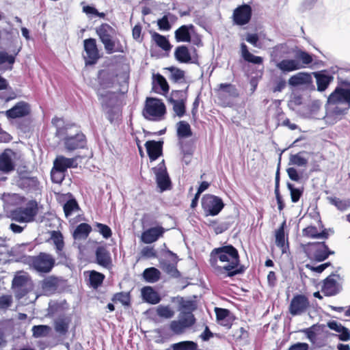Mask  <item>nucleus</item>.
<instances>
[{"mask_svg":"<svg viewBox=\"0 0 350 350\" xmlns=\"http://www.w3.org/2000/svg\"><path fill=\"white\" fill-rule=\"evenodd\" d=\"M209 263L218 275L233 277L245 271V267L240 264L237 250L232 245L214 248L209 258Z\"/></svg>","mask_w":350,"mask_h":350,"instance_id":"obj_1","label":"nucleus"},{"mask_svg":"<svg viewBox=\"0 0 350 350\" xmlns=\"http://www.w3.org/2000/svg\"><path fill=\"white\" fill-rule=\"evenodd\" d=\"M96 32L107 54L124 52L123 46L116 38V31L111 25L107 23H102L96 27Z\"/></svg>","mask_w":350,"mask_h":350,"instance_id":"obj_2","label":"nucleus"},{"mask_svg":"<svg viewBox=\"0 0 350 350\" xmlns=\"http://www.w3.org/2000/svg\"><path fill=\"white\" fill-rule=\"evenodd\" d=\"M166 107L161 99L147 97L145 101L142 115L145 119L152 121H160L166 114Z\"/></svg>","mask_w":350,"mask_h":350,"instance_id":"obj_3","label":"nucleus"},{"mask_svg":"<svg viewBox=\"0 0 350 350\" xmlns=\"http://www.w3.org/2000/svg\"><path fill=\"white\" fill-rule=\"evenodd\" d=\"M72 126H66L59 131V132H63L66 135L63 142L64 148L69 152L83 148L87 143L86 137L81 131H79L74 135L68 133V130L71 129Z\"/></svg>","mask_w":350,"mask_h":350,"instance_id":"obj_4","label":"nucleus"},{"mask_svg":"<svg viewBox=\"0 0 350 350\" xmlns=\"http://www.w3.org/2000/svg\"><path fill=\"white\" fill-rule=\"evenodd\" d=\"M304 251L310 259L319 262L325 260L329 255L334 254L329 250L325 242L310 243L305 246Z\"/></svg>","mask_w":350,"mask_h":350,"instance_id":"obj_5","label":"nucleus"},{"mask_svg":"<svg viewBox=\"0 0 350 350\" xmlns=\"http://www.w3.org/2000/svg\"><path fill=\"white\" fill-rule=\"evenodd\" d=\"M196 323L194 315L191 312H180L177 320L172 321L170 329L175 335H181Z\"/></svg>","mask_w":350,"mask_h":350,"instance_id":"obj_6","label":"nucleus"},{"mask_svg":"<svg viewBox=\"0 0 350 350\" xmlns=\"http://www.w3.org/2000/svg\"><path fill=\"white\" fill-rule=\"evenodd\" d=\"M222 200L215 196L206 194L202 198V207L205 215H217L224 208Z\"/></svg>","mask_w":350,"mask_h":350,"instance_id":"obj_7","label":"nucleus"},{"mask_svg":"<svg viewBox=\"0 0 350 350\" xmlns=\"http://www.w3.org/2000/svg\"><path fill=\"white\" fill-rule=\"evenodd\" d=\"M55 262L54 258L51 254L42 252L32 257L31 266L38 272L49 273L54 267Z\"/></svg>","mask_w":350,"mask_h":350,"instance_id":"obj_8","label":"nucleus"},{"mask_svg":"<svg viewBox=\"0 0 350 350\" xmlns=\"http://www.w3.org/2000/svg\"><path fill=\"white\" fill-rule=\"evenodd\" d=\"M156 176L157 187L161 191L171 189L172 182L167 171L165 161L163 160L156 167L152 168Z\"/></svg>","mask_w":350,"mask_h":350,"instance_id":"obj_9","label":"nucleus"},{"mask_svg":"<svg viewBox=\"0 0 350 350\" xmlns=\"http://www.w3.org/2000/svg\"><path fill=\"white\" fill-rule=\"evenodd\" d=\"M310 307V301L306 295H295L290 302L288 312L293 316H299L306 313Z\"/></svg>","mask_w":350,"mask_h":350,"instance_id":"obj_10","label":"nucleus"},{"mask_svg":"<svg viewBox=\"0 0 350 350\" xmlns=\"http://www.w3.org/2000/svg\"><path fill=\"white\" fill-rule=\"evenodd\" d=\"M252 17V8L249 4L243 3L237 6L232 13L234 24L243 26L248 24Z\"/></svg>","mask_w":350,"mask_h":350,"instance_id":"obj_11","label":"nucleus"},{"mask_svg":"<svg viewBox=\"0 0 350 350\" xmlns=\"http://www.w3.org/2000/svg\"><path fill=\"white\" fill-rule=\"evenodd\" d=\"M83 47L85 55L83 56L85 65H94L100 57L99 51L94 38H88L83 40Z\"/></svg>","mask_w":350,"mask_h":350,"instance_id":"obj_12","label":"nucleus"},{"mask_svg":"<svg viewBox=\"0 0 350 350\" xmlns=\"http://www.w3.org/2000/svg\"><path fill=\"white\" fill-rule=\"evenodd\" d=\"M38 213V204L36 200H29L25 206H21L14 211L12 219H33Z\"/></svg>","mask_w":350,"mask_h":350,"instance_id":"obj_13","label":"nucleus"},{"mask_svg":"<svg viewBox=\"0 0 350 350\" xmlns=\"http://www.w3.org/2000/svg\"><path fill=\"white\" fill-rule=\"evenodd\" d=\"M328 105H349L350 89L336 87L327 98Z\"/></svg>","mask_w":350,"mask_h":350,"instance_id":"obj_14","label":"nucleus"},{"mask_svg":"<svg viewBox=\"0 0 350 350\" xmlns=\"http://www.w3.org/2000/svg\"><path fill=\"white\" fill-rule=\"evenodd\" d=\"M117 77L118 75L109 70H99L97 75L98 88L96 92H100V90L113 88Z\"/></svg>","mask_w":350,"mask_h":350,"instance_id":"obj_15","label":"nucleus"},{"mask_svg":"<svg viewBox=\"0 0 350 350\" xmlns=\"http://www.w3.org/2000/svg\"><path fill=\"white\" fill-rule=\"evenodd\" d=\"M217 98L224 104L229 105L227 98H237L239 96V91L236 86L232 83H220L218 85Z\"/></svg>","mask_w":350,"mask_h":350,"instance_id":"obj_16","label":"nucleus"},{"mask_svg":"<svg viewBox=\"0 0 350 350\" xmlns=\"http://www.w3.org/2000/svg\"><path fill=\"white\" fill-rule=\"evenodd\" d=\"M30 113V105L25 101L18 102L11 109L5 111L8 119H16L28 116Z\"/></svg>","mask_w":350,"mask_h":350,"instance_id":"obj_17","label":"nucleus"},{"mask_svg":"<svg viewBox=\"0 0 350 350\" xmlns=\"http://www.w3.org/2000/svg\"><path fill=\"white\" fill-rule=\"evenodd\" d=\"M286 223L284 220L280 228L275 231V245L282 254H286L289 250L288 232H286Z\"/></svg>","mask_w":350,"mask_h":350,"instance_id":"obj_18","label":"nucleus"},{"mask_svg":"<svg viewBox=\"0 0 350 350\" xmlns=\"http://www.w3.org/2000/svg\"><path fill=\"white\" fill-rule=\"evenodd\" d=\"M78 157L67 158L63 155H58L53 161V167L56 171L66 172L68 168L77 167Z\"/></svg>","mask_w":350,"mask_h":350,"instance_id":"obj_19","label":"nucleus"},{"mask_svg":"<svg viewBox=\"0 0 350 350\" xmlns=\"http://www.w3.org/2000/svg\"><path fill=\"white\" fill-rule=\"evenodd\" d=\"M333 106L327 113V119L329 122L334 124L342 119L347 114L350 109L349 105H331Z\"/></svg>","mask_w":350,"mask_h":350,"instance_id":"obj_20","label":"nucleus"},{"mask_svg":"<svg viewBox=\"0 0 350 350\" xmlns=\"http://www.w3.org/2000/svg\"><path fill=\"white\" fill-rule=\"evenodd\" d=\"M302 234L304 237L313 239H327L329 236L327 229L323 228L321 220H319L317 226H309L305 228Z\"/></svg>","mask_w":350,"mask_h":350,"instance_id":"obj_21","label":"nucleus"},{"mask_svg":"<svg viewBox=\"0 0 350 350\" xmlns=\"http://www.w3.org/2000/svg\"><path fill=\"white\" fill-rule=\"evenodd\" d=\"M215 312L217 323L227 329L231 328L236 319L234 314L229 310L225 308H215Z\"/></svg>","mask_w":350,"mask_h":350,"instance_id":"obj_22","label":"nucleus"},{"mask_svg":"<svg viewBox=\"0 0 350 350\" xmlns=\"http://www.w3.org/2000/svg\"><path fill=\"white\" fill-rule=\"evenodd\" d=\"M164 232L165 229L161 226L150 228L142 232L141 241L146 244L152 243L162 237Z\"/></svg>","mask_w":350,"mask_h":350,"instance_id":"obj_23","label":"nucleus"},{"mask_svg":"<svg viewBox=\"0 0 350 350\" xmlns=\"http://www.w3.org/2000/svg\"><path fill=\"white\" fill-rule=\"evenodd\" d=\"M72 319L68 315H60L56 317L53 321L55 331L61 336H65L69 329Z\"/></svg>","mask_w":350,"mask_h":350,"instance_id":"obj_24","label":"nucleus"},{"mask_svg":"<svg viewBox=\"0 0 350 350\" xmlns=\"http://www.w3.org/2000/svg\"><path fill=\"white\" fill-rule=\"evenodd\" d=\"M336 275H329L323 281L321 291L326 296H333L340 292V287L335 279Z\"/></svg>","mask_w":350,"mask_h":350,"instance_id":"obj_25","label":"nucleus"},{"mask_svg":"<svg viewBox=\"0 0 350 350\" xmlns=\"http://www.w3.org/2000/svg\"><path fill=\"white\" fill-rule=\"evenodd\" d=\"M146 151L151 161L157 160L163 151V142L149 140L145 144Z\"/></svg>","mask_w":350,"mask_h":350,"instance_id":"obj_26","label":"nucleus"},{"mask_svg":"<svg viewBox=\"0 0 350 350\" xmlns=\"http://www.w3.org/2000/svg\"><path fill=\"white\" fill-rule=\"evenodd\" d=\"M193 29L194 26L192 24L180 26L174 32L176 41L177 42H190L191 40L190 31Z\"/></svg>","mask_w":350,"mask_h":350,"instance_id":"obj_27","label":"nucleus"},{"mask_svg":"<svg viewBox=\"0 0 350 350\" xmlns=\"http://www.w3.org/2000/svg\"><path fill=\"white\" fill-rule=\"evenodd\" d=\"M313 75L316 79L317 90L319 92L325 91L334 79L333 76L325 74V71L314 72Z\"/></svg>","mask_w":350,"mask_h":350,"instance_id":"obj_28","label":"nucleus"},{"mask_svg":"<svg viewBox=\"0 0 350 350\" xmlns=\"http://www.w3.org/2000/svg\"><path fill=\"white\" fill-rule=\"evenodd\" d=\"M96 262L105 267L110 268L111 267V258L109 251L104 247H98L96 250Z\"/></svg>","mask_w":350,"mask_h":350,"instance_id":"obj_29","label":"nucleus"},{"mask_svg":"<svg viewBox=\"0 0 350 350\" xmlns=\"http://www.w3.org/2000/svg\"><path fill=\"white\" fill-rule=\"evenodd\" d=\"M312 83V77L310 74L307 72H298L296 75L291 77L288 79V83L292 86L310 85Z\"/></svg>","mask_w":350,"mask_h":350,"instance_id":"obj_30","label":"nucleus"},{"mask_svg":"<svg viewBox=\"0 0 350 350\" xmlns=\"http://www.w3.org/2000/svg\"><path fill=\"white\" fill-rule=\"evenodd\" d=\"M174 57L180 63L188 64L191 61L189 50L185 45H180L175 49Z\"/></svg>","mask_w":350,"mask_h":350,"instance_id":"obj_31","label":"nucleus"},{"mask_svg":"<svg viewBox=\"0 0 350 350\" xmlns=\"http://www.w3.org/2000/svg\"><path fill=\"white\" fill-rule=\"evenodd\" d=\"M277 68L282 72H292L304 68L299 61L295 59H283L277 64Z\"/></svg>","mask_w":350,"mask_h":350,"instance_id":"obj_32","label":"nucleus"},{"mask_svg":"<svg viewBox=\"0 0 350 350\" xmlns=\"http://www.w3.org/2000/svg\"><path fill=\"white\" fill-rule=\"evenodd\" d=\"M18 186L25 190H37L39 185V181L36 177H21L18 182Z\"/></svg>","mask_w":350,"mask_h":350,"instance_id":"obj_33","label":"nucleus"},{"mask_svg":"<svg viewBox=\"0 0 350 350\" xmlns=\"http://www.w3.org/2000/svg\"><path fill=\"white\" fill-rule=\"evenodd\" d=\"M99 99L103 100V105L106 107H116L119 102L116 92L108 91L105 94L96 92Z\"/></svg>","mask_w":350,"mask_h":350,"instance_id":"obj_34","label":"nucleus"},{"mask_svg":"<svg viewBox=\"0 0 350 350\" xmlns=\"http://www.w3.org/2000/svg\"><path fill=\"white\" fill-rule=\"evenodd\" d=\"M142 296L145 301L151 304H157L161 301L159 295L151 286L144 287L142 289Z\"/></svg>","mask_w":350,"mask_h":350,"instance_id":"obj_35","label":"nucleus"},{"mask_svg":"<svg viewBox=\"0 0 350 350\" xmlns=\"http://www.w3.org/2000/svg\"><path fill=\"white\" fill-rule=\"evenodd\" d=\"M241 57L247 62L252 63L254 64H261L263 62L262 57L260 56H255L253 54H252L249 51L248 48L245 43L241 44Z\"/></svg>","mask_w":350,"mask_h":350,"instance_id":"obj_36","label":"nucleus"},{"mask_svg":"<svg viewBox=\"0 0 350 350\" xmlns=\"http://www.w3.org/2000/svg\"><path fill=\"white\" fill-rule=\"evenodd\" d=\"M15 165L11 157L6 152L0 154V171L9 173L14 170Z\"/></svg>","mask_w":350,"mask_h":350,"instance_id":"obj_37","label":"nucleus"},{"mask_svg":"<svg viewBox=\"0 0 350 350\" xmlns=\"http://www.w3.org/2000/svg\"><path fill=\"white\" fill-rule=\"evenodd\" d=\"M79 204L75 199L69 200L64 206V211L66 217L71 216L74 213H77L75 219H81L79 214Z\"/></svg>","mask_w":350,"mask_h":350,"instance_id":"obj_38","label":"nucleus"},{"mask_svg":"<svg viewBox=\"0 0 350 350\" xmlns=\"http://www.w3.org/2000/svg\"><path fill=\"white\" fill-rule=\"evenodd\" d=\"M20 49L14 54H8L6 51H0V66H4L6 68L12 69L15 62L16 56L18 55Z\"/></svg>","mask_w":350,"mask_h":350,"instance_id":"obj_39","label":"nucleus"},{"mask_svg":"<svg viewBox=\"0 0 350 350\" xmlns=\"http://www.w3.org/2000/svg\"><path fill=\"white\" fill-rule=\"evenodd\" d=\"M92 230L91 226L85 223L79 225L73 232L75 239L84 240L85 239Z\"/></svg>","mask_w":350,"mask_h":350,"instance_id":"obj_40","label":"nucleus"},{"mask_svg":"<svg viewBox=\"0 0 350 350\" xmlns=\"http://www.w3.org/2000/svg\"><path fill=\"white\" fill-rule=\"evenodd\" d=\"M58 284L59 281L57 278L50 276L42 280V288L46 293H52L56 291Z\"/></svg>","mask_w":350,"mask_h":350,"instance_id":"obj_41","label":"nucleus"},{"mask_svg":"<svg viewBox=\"0 0 350 350\" xmlns=\"http://www.w3.org/2000/svg\"><path fill=\"white\" fill-rule=\"evenodd\" d=\"M152 37L156 44L162 50L165 51H170L171 50L172 46L165 36L154 32Z\"/></svg>","mask_w":350,"mask_h":350,"instance_id":"obj_42","label":"nucleus"},{"mask_svg":"<svg viewBox=\"0 0 350 350\" xmlns=\"http://www.w3.org/2000/svg\"><path fill=\"white\" fill-rule=\"evenodd\" d=\"M143 277L146 282L154 283L159 280L161 272L154 267L147 268L143 272Z\"/></svg>","mask_w":350,"mask_h":350,"instance_id":"obj_43","label":"nucleus"},{"mask_svg":"<svg viewBox=\"0 0 350 350\" xmlns=\"http://www.w3.org/2000/svg\"><path fill=\"white\" fill-rule=\"evenodd\" d=\"M176 133L179 138H187L192 135L191 126L185 121H179L177 123Z\"/></svg>","mask_w":350,"mask_h":350,"instance_id":"obj_44","label":"nucleus"},{"mask_svg":"<svg viewBox=\"0 0 350 350\" xmlns=\"http://www.w3.org/2000/svg\"><path fill=\"white\" fill-rule=\"evenodd\" d=\"M51 239L53 240L57 253L60 256L64 247V242L62 234L59 231H51Z\"/></svg>","mask_w":350,"mask_h":350,"instance_id":"obj_45","label":"nucleus"},{"mask_svg":"<svg viewBox=\"0 0 350 350\" xmlns=\"http://www.w3.org/2000/svg\"><path fill=\"white\" fill-rule=\"evenodd\" d=\"M105 279V275L103 273L97 272L96 271H91L89 275V283L90 286L94 289H96L100 286Z\"/></svg>","mask_w":350,"mask_h":350,"instance_id":"obj_46","label":"nucleus"},{"mask_svg":"<svg viewBox=\"0 0 350 350\" xmlns=\"http://www.w3.org/2000/svg\"><path fill=\"white\" fill-rule=\"evenodd\" d=\"M29 282V278L27 275H15L12 280V287L18 291L23 290V288L27 285Z\"/></svg>","mask_w":350,"mask_h":350,"instance_id":"obj_47","label":"nucleus"},{"mask_svg":"<svg viewBox=\"0 0 350 350\" xmlns=\"http://www.w3.org/2000/svg\"><path fill=\"white\" fill-rule=\"evenodd\" d=\"M51 330V327L45 325H34L31 329L35 338L45 337L49 335Z\"/></svg>","mask_w":350,"mask_h":350,"instance_id":"obj_48","label":"nucleus"},{"mask_svg":"<svg viewBox=\"0 0 350 350\" xmlns=\"http://www.w3.org/2000/svg\"><path fill=\"white\" fill-rule=\"evenodd\" d=\"M295 57L297 59L296 60L299 61L301 65H304V68L311 64L313 61L312 56L306 51L302 50L297 51Z\"/></svg>","mask_w":350,"mask_h":350,"instance_id":"obj_49","label":"nucleus"},{"mask_svg":"<svg viewBox=\"0 0 350 350\" xmlns=\"http://www.w3.org/2000/svg\"><path fill=\"white\" fill-rule=\"evenodd\" d=\"M167 100L170 103L187 101V94L183 90H172Z\"/></svg>","mask_w":350,"mask_h":350,"instance_id":"obj_50","label":"nucleus"},{"mask_svg":"<svg viewBox=\"0 0 350 350\" xmlns=\"http://www.w3.org/2000/svg\"><path fill=\"white\" fill-rule=\"evenodd\" d=\"M198 345L193 341H183L172 345L173 350H197Z\"/></svg>","mask_w":350,"mask_h":350,"instance_id":"obj_51","label":"nucleus"},{"mask_svg":"<svg viewBox=\"0 0 350 350\" xmlns=\"http://www.w3.org/2000/svg\"><path fill=\"white\" fill-rule=\"evenodd\" d=\"M328 201L340 211L347 210L350 206V201L341 200L336 197H328Z\"/></svg>","mask_w":350,"mask_h":350,"instance_id":"obj_52","label":"nucleus"},{"mask_svg":"<svg viewBox=\"0 0 350 350\" xmlns=\"http://www.w3.org/2000/svg\"><path fill=\"white\" fill-rule=\"evenodd\" d=\"M170 72V79L174 82H178L185 79V72L176 67L171 66L166 68Z\"/></svg>","mask_w":350,"mask_h":350,"instance_id":"obj_53","label":"nucleus"},{"mask_svg":"<svg viewBox=\"0 0 350 350\" xmlns=\"http://www.w3.org/2000/svg\"><path fill=\"white\" fill-rule=\"evenodd\" d=\"M154 77V83H156L158 85L161 90L163 91V94H166L168 92L170 87L169 85L165 79V78L161 75V74L158 73L157 75H153Z\"/></svg>","mask_w":350,"mask_h":350,"instance_id":"obj_54","label":"nucleus"},{"mask_svg":"<svg viewBox=\"0 0 350 350\" xmlns=\"http://www.w3.org/2000/svg\"><path fill=\"white\" fill-rule=\"evenodd\" d=\"M157 314L164 319H171L174 315V311L169 306L160 305L157 308Z\"/></svg>","mask_w":350,"mask_h":350,"instance_id":"obj_55","label":"nucleus"},{"mask_svg":"<svg viewBox=\"0 0 350 350\" xmlns=\"http://www.w3.org/2000/svg\"><path fill=\"white\" fill-rule=\"evenodd\" d=\"M108 110L106 113V116L107 120L110 122L111 124H113L115 120H118L119 117L121 116V111L118 107H107Z\"/></svg>","mask_w":350,"mask_h":350,"instance_id":"obj_56","label":"nucleus"},{"mask_svg":"<svg viewBox=\"0 0 350 350\" xmlns=\"http://www.w3.org/2000/svg\"><path fill=\"white\" fill-rule=\"evenodd\" d=\"M206 224L212 228L217 234L222 233L228 228L227 224H218L217 220H208V223H206Z\"/></svg>","mask_w":350,"mask_h":350,"instance_id":"obj_57","label":"nucleus"},{"mask_svg":"<svg viewBox=\"0 0 350 350\" xmlns=\"http://www.w3.org/2000/svg\"><path fill=\"white\" fill-rule=\"evenodd\" d=\"M162 268L166 273L173 278H178L180 277V273L174 264L165 262L163 263Z\"/></svg>","mask_w":350,"mask_h":350,"instance_id":"obj_58","label":"nucleus"},{"mask_svg":"<svg viewBox=\"0 0 350 350\" xmlns=\"http://www.w3.org/2000/svg\"><path fill=\"white\" fill-rule=\"evenodd\" d=\"M287 187L290 191L291 198L293 202H297L303 193V189L295 188L293 185L288 183Z\"/></svg>","mask_w":350,"mask_h":350,"instance_id":"obj_59","label":"nucleus"},{"mask_svg":"<svg viewBox=\"0 0 350 350\" xmlns=\"http://www.w3.org/2000/svg\"><path fill=\"white\" fill-rule=\"evenodd\" d=\"M112 301H120L122 305L128 306L130 302L129 295L124 292L117 293L113 295Z\"/></svg>","mask_w":350,"mask_h":350,"instance_id":"obj_60","label":"nucleus"},{"mask_svg":"<svg viewBox=\"0 0 350 350\" xmlns=\"http://www.w3.org/2000/svg\"><path fill=\"white\" fill-rule=\"evenodd\" d=\"M173 105V110L178 117H183L186 111V101L171 103Z\"/></svg>","mask_w":350,"mask_h":350,"instance_id":"obj_61","label":"nucleus"},{"mask_svg":"<svg viewBox=\"0 0 350 350\" xmlns=\"http://www.w3.org/2000/svg\"><path fill=\"white\" fill-rule=\"evenodd\" d=\"M51 180L54 183L60 184L64 179L65 173L56 171L53 167L51 172Z\"/></svg>","mask_w":350,"mask_h":350,"instance_id":"obj_62","label":"nucleus"},{"mask_svg":"<svg viewBox=\"0 0 350 350\" xmlns=\"http://www.w3.org/2000/svg\"><path fill=\"white\" fill-rule=\"evenodd\" d=\"M291 162L297 166H306L308 161L306 159L300 156L299 153L293 154L291 157Z\"/></svg>","mask_w":350,"mask_h":350,"instance_id":"obj_63","label":"nucleus"},{"mask_svg":"<svg viewBox=\"0 0 350 350\" xmlns=\"http://www.w3.org/2000/svg\"><path fill=\"white\" fill-rule=\"evenodd\" d=\"M141 255L148 258H155L157 256V252L153 247L146 246L142 250Z\"/></svg>","mask_w":350,"mask_h":350,"instance_id":"obj_64","label":"nucleus"}]
</instances>
